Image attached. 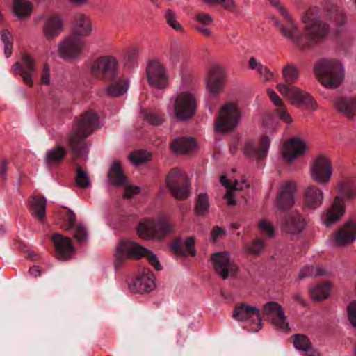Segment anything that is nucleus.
Wrapping results in <instances>:
<instances>
[{
  "mask_svg": "<svg viewBox=\"0 0 356 356\" xmlns=\"http://www.w3.org/2000/svg\"><path fill=\"white\" fill-rule=\"evenodd\" d=\"M208 4L218 3L225 10L234 13L236 10V5L234 0H203Z\"/></svg>",
  "mask_w": 356,
  "mask_h": 356,
  "instance_id": "obj_51",
  "label": "nucleus"
},
{
  "mask_svg": "<svg viewBox=\"0 0 356 356\" xmlns=\"http://www.w3.org/2000/svg\"><path fill=\"white\" fill-rule=\"evenodd\" d=\"M77 224L76 214L70 209L68 211V218L66 223L63 225V229L66 231H70L74 229Z\"/></svg>",
  "mask_w": 356,
  "mask_h": 356,
  "instance_id": "obj_56",
  "label": "nucleus"
},
{
  "mask_svg": "<svg viewBox=\"0 0 356 356\" xmlns=\"http://www.w3.org/2000/svg\"><path fill=\"white\" fill-rule=\"evenodd\" d=\"M277 112L278 118L281 120H282L283 122H284L285 123H287V124H290L292 122V119H291L290 115L289 114V113L287 112V111L286 110V108L284 104H283V106H280L277 107Z\"/></svg>",
  "mask_w": 356,
  "mask_h": 356,
  "instance_id": "obj_59",
  "label": "nucleus"
},
{
  "mask_svg": "<svg viewBox=\"0 0 356 356\" xmlns=\"http://www.w3.org/2000/svg\"><path fill=\"white\" fill-rule=\"evenodd\" d=\"M195 238L193 236L188 237L185 241V248L186 252V255L188 254L191 257H195L196 255V250L195 248Z\"/></svg>",
  "mask_w": 356,
  "mask_h": 356,
  "instance_id": "obj_57",
  "label": "nucleus"
},
{
  "mask_svg": "<svg viewBox=\"0 0 356 356\" xmlns=\"http://www.w3.org/2000/svg\"><path fill=\"white\" fill-rule=\"evenodd\" d=\"M314 72L321 84L327 88H337L343 79V67L337 60L322 59L314 65Z\"/></svg>",
  "mask_w": 356,
  "mask_h": 356,
  "instance_id": "obj_3",
  "label": "nucleus"
},
{
  "mask_svg": "<svg viewBox=\"0 0 356 356\" xmlns=\"http://www.w3.org/2000/svg\"><path fill=\"white\" fill-rule=\"evenodd\" d=\"M92 74L104 81H114L119 76V63L113 55L98 57L91 65Z\"/></svg>",
  "mask_w": 356,
  "mask_h": 356,
  "instance_id": "obj_6",
  "label": "nucleus"
},
{
  "mask_svg": "<svg viewBox=\"0 0 356 356\" xmlns=\"http://www.w3.org/2000/svg\"><path fill=\"white\" fill-rule=\"evenodd\" d=\"M99 118L95 111L88 110L74 120L72 131L68 136V145L74 156L79 157L86 148V139L98 128Z\"/></svg>",
  "mask_w": 356,
  "mask_h": 356,
  "instance_id": "obj_1",
  "label": "nucleus"
},
{
  "mask_svg": "<svg viewBox=\"0 0 356 356\" xmlns=\"http://www.w3.org/2000/svg\"><path fill=\"white\" fill-rule=\"evenodd\" d=\"M66 153L65 149L62 145L60 144L56 145L54 148L46 154L45 161L47 165L49 167L59 165L62 163Z\"/></svg>",
  "mask_w": 356,
  "mask_h": 356,
  "instance_id": "obj_37",
  "label": "nucleus"
},
{
  "mask_svg": "<svg viewBox=\"0 0 356 356\" xmlns=\"http://www.w3.org/2000/svg\"><path fill=\"white\" fill-rule=\"evenodd\" d=\"M305 33L302 34L301 50L312 49L321 43L328 35L329 24L318 19H310L307 13L302 17Z\"/></svg>",
  "mask_w": 356,
  "mask_h": 356,
  "instance_id": "obj_2",
  "label": "nucleus"
},
{
  "mask_svg": "<svg viewBox=\"0 0 356 356\" xmlns=\"http://www.w3.org/2000/svg\"><path fill=\"white\" fill-rule=\"evenodd\" d=\"M73 236L76 242L83 245L86 243L88 238V232L86 227L81 223H78L76 226L72 229Z\"/></svg>",
  "mask_w": 356,
  "mask_h": 356,
  "instance_id": "obj_48",
  "label": "nucleus"
},
{
  "mask_svg": "<svg viewBox=\"0 0 356 356\" xmlns=\"http://www.w3.org/2000/svg\"><path fill=\"white\" fill-rule=\"evenodd\" d=\"M225 72L223 67L219 65L211 67L206 79L207 90L209 94L216 95L220 93L225 87Z\"/></svg>",
  "mask_w": 356,
  "mask_h": 356,
  "instance_id": "obj_20",
  "label": "nucleus"
},
{
  "mask_svg": "<svg viewBox=\"0 0 356 356\" xmlns=\"http://www.w3.org/2000/svg\"><path fill=\"white\" fill-rule=\"evenodd\" d=\"M173 109L175 116L179 121H186L196 113V99L188 92H181L175 99Z\"/></svg>",
  "mask_w": 356,
  "mask_h": 356,
  "instance_id": "obj_9",
  "label": "nucleus"
},
{
  "mask_svg": "<svg viewBox=\"0 0 356 356\" xmlns=\"http://www.w3.org/2000/svg\"><path fill=\"white\" fill-rule=\"evenodd\" d=\"M232 317L238 321L257 322V328L254 332L262 328L261 313L259 309L246 302H239L236 305L233 311Z\"/></svg>",
  "mask_w": 356,
  "mask_h": 356,
  "instance_id": "obj_17",
  "label": "nucleus"
},
{
  "mask_svg": "<svg viewBox=\"0 0 356 356\" xmlns=\"http://www.w3.org/2000/svg\"><path fill=\"white\" fill-rule=\"evenodd\" d=\"M345 204L343 199L335 197L330 208L327 211L324 224L327 226L339 221L345 213Z\"/></svg>",
  "mask_w": 356,
  "mask_h": 356,
  "instance_id": "obj_30",
  "label": "nucleus"
},
{
  "mask_svg": "<svg viewBox=\"0 0 356 356\" xmlns=\"http://www.w3.org/2000/svg\"><path fill=\"white\" fill-rule=\"evenodd\" d=\"M145 120L152 125H160L164 121L161 115L154 113H148L145 115Z\"/></svg>",
  "mask_w": 356,
  "mask_h": 356,
  "instance_id": "obj_54",
  "label": "nucleus"
},
{
  "mask_svg": "<svg viewBox=\"0 0 356 356\" xmlns=\"http://www.w3.org/2000/svg\"><path fill=\"white\" fill-rule=\"evenodd\" d=\"M145 251V248L134 241H121L117 244L115 250V266L119 267L129 259L139 260Z\"/></svg>",
  "mask_w": 356,
  "mask_h": 356,
  "instance_id": "obj_10",
  "label": "nucleus"
},
{
  "mask_svg": "<svg viewBox=\"0 0 356 356\" xmlns=\"http://www.w3.org/2000/svg\"><path fill=\"white\" fill-rule=\"evenodd\" d=\"M259 227L261 232L266 234L269 237H273L275 230L273 225L268 220H263L259 223Z\"/></svg>",
  "mask_w": 356,
  "mask_h": 356,
  "instance_id": "obj_55",
  "label": "nucleus"
},
{
  "mask_svg": "<svg viewBox=\"0 0 356 356\" xmlns=\"http://www.w3.org/2000/svg\"><path fill=\"white\" fill-rule=\"evenodd\" d=\"M297 191V186L293 181H287L280 185V192L278 193L275 205L280 211H287L291 209L295 204L294 195Z\"/></svg>",
  "mask_w": 356,
  "mask_h": 356,
  "instance_id": "obj_18",
  "label": "nucleus"
},
{
  "mask_svg": "<svg viewBox=\"0 0 356 356\" xmlns=\"http://www.w3.org/2000/svg\"><path fill=\"white\" fill-rule=\"evenodd\" d=\"M196 19L197 22L204 25H209L213 22L212 17L209 14L204 13H200L197 14Z\"/></svg>",
  "mask_w": 356,
  "mask_h": 356,
  "instance_id": "obj_63",
  "label": "nucleus"
},
{
  "mask_svg": "<svg viewBox=\"0 0 356 356\" xmlns=\"http://www.w3.org/2000/svg\"><path fill=\"white\" fill-rule=\"evenodd\" d=\"M302 210L314 211L323 202V191L315 185L307 186L302 192Z\"/></svg>",
  "mask_w": 356,
  "mask_h": 356,
  "instance_id": "obj_22",
  "label": "nucleus"
},
{
  "mask_svg": "<svg viewBox=\"0 0 356 356\" xmlns=\"http://www.w3.org/2000/svg\"><path fill=\"white\" fill-rule=\"evenodd\" d=\"M356 239V222L348 220L333 235V241L337 246H346Z\"/></svg>",
  "mask_w": 356,
  "mask_h": 356,
  "instance_id": "obj_26",
  "label": "nucleus"
},
{
  "mask_svg": "<svg viewBox=\"0 0 356 356\" xmlns=\"http://www.w3.org/2000/svg\"><path fill=\"white\" fill-rule=\"evenodd\" d=\"M270 3V4L274 6L278 12L283 15H286L288 13L287 10L284 7V5H282L278 0H268Z\"/></svg>",
  "mask_w": 356,
  "mask_h": 356,
  "instance_id": "obj_64",
  "label": "nucleus"
},
{
  "mask_svg": "<svg viewBox=\"0 0 356 356\" xmlns=\"http://www.w3.org/2000/svg\"><path fill=\"white\" fill-rule=\"evenodd\" d=\"M63 22L58 15L48 17L43 27V32L47 39L51 40L58 35L63 30Z\"/></svg>",
  "mask_w": 356,
  "mask_h": 356,
  "instance_id": "obj_31",
  "label": "nucleus"
},
{
  "mask_svg": "<svg viewBox=\"0 0 356 356\" xmlns=\"http://www.w3.org/2000/svg\"><path fill=\"white\" fill-rule=\"evenodd\" d=\"M335 108L345 115L352 118L356 114V99L339 97L334 102Z\"/></svg>",
  "mask_w": 356,
  "mask_h": 356,
  "instance_id": "obj_33",
  "label": "nucleus"
},
{
  "mask_svg": "<svg viewBox=\"0 0 356 356\" xmlns=\"http://www.w3.org/2000/svg\"><path fill=\"white\" fill-rule=\"evenodd\" d=\"M241 119V113L236 104L229 102L220 108L215 129L222 134L232 131L238 127Z\"/></svg>",
  "mask_w": 356,
  "mask_h": 356,
  "instance_id": "obj_5",
  "label": "nucleus"
},
{
  "mask_svg": "<svg viewBox=\"0 0 356 356\" xmlns=\"http://www.w3.org/2000/svg\"><path fill=\"white\" fill-rule=\"evenodd\" d=\"M47 200L42 195H31L29 199V207L31 215L42 222L46 218Z\"/></svg>",
  "mask_w": 356,
  "mask_h": 356,
  "instance_id": "obj_29",
  "label": "nucleus"
},
{
  "mask_svg": "<svg viewBox=\"0 0 356 356\" xmlns=\"http://www.w3.org/2000/svg\"><path fill=\"white\" fill-rule=\"evenodd\" d=\"M329 16L331 19L336 22L339 25H343L346 22V16L342 10L334 6L329 10Z\"/></svg>",
  "mask_w": 356,
  "mask_h": 356,
  "instance_id": "obj_50",
  "label": "nucleus"
},
{
  "mask_svg": "<svg viewBox=\"0 0 356 356\" xmlns=\"http://www.w3.org/2000/svg\"><path fill=\"white\" fill-rule=\"evenodd\" d=\"M264 312L266 316L271 317V322L276 327L281 330L288 329L289 323L286 321L285 312L277 302L270 301L265 304Z\"/></svg>",
  "mask_w": 356,
  "mask_h": 356,
  "instance_id": "obj_25",
  "label": "nucleus"
},
{
  "mask_svg": "<svg viewBox=\"0 0 356 356\" xmlns=\"http://www.w3.org/2000/svg\"><path fill=\"white\" fill-rule=\"evenodd\" d=\"M51 241L59 260H69L75 252L72 240L67 236L56 233L51 236Z\"/></svg>",
  "mask_w": 356,
  "mask_h": 356,
  "instance_id": "obj_24",
  "label": "nucleus"
},
{
  "mask_svg": "<svg viewBox=\"0 0 356 356\" xmlns=\"http://www.w3.org/2000/svg\"><path fill=\"white\" fill-rule=\"evenodd\" d=\"M164 17L168 25L175 31L178 33L185 32L183 26L179 22L177 15L175 11L171 9L167 10L165 13Z\"/></svg>",
  "mask_w": 356,
  "mask_h": 356,
  "instance_id": "obj_43",
  "label": "nucleus"
},
{
  "mask_svg": "<svg viewBox=\"0 0 356 356\" xmlns=\"http://www.w3.org/2000/svg\"><path fill=\"white\" fill-rule=\"evenodd\" d=\"M85 46L86 42L83 39L72 35L60 43L58 53L65 60L73 59L81 55Z\"/></svg>",
  "mask_w": 356,
  "mask_h": 356,
  "instance_id": "obj_16",
  "label": "nucleus"
},
{
  "mask_svg": "<svg viewBox=\"0 0 356 356\" xmlns=\"http://www.w3.org/2000/svg\"><path fill=\"white\" fill-rule=\"evenodd\" d=\"M147 80L149 86L165 89L168 86V75L164 65L158 60H149L146 66Z\"/></svg>",
  "mask_w": 356,
  "mask_h": 356,
  "instance_id": "obj_13",
  "label": "nucleus"
},
{
  "mask_svg": "<svg viewBox=\"0 0 356 356\" xmlns=\"http://www.w3.org/2000/svg\"><path fill=\"white\" fill-rule=\"evenodd\" d=\"M75 183L80 188H87L91 184L88 172L80 166L76 168Z\"/></svg>",
  "mask_w": 356,
  "mask_h": 356,
  "instance_id": "obj_46",
  "label": "nucleus"
},
{
  "mask_svg": "<svg viewBox=\"0 0 356 356\" xmlns=\"http://www.w3.org/2000/svg\"><path fill=\"white\" fill-rule=\"evenodd\" d=\"M293 337V346L296 349L306 352L309 356H319V353L313 349L312 343L306 335L296 334Z\"/></svg>",
  "mask_w": 356,
  "mask_h": 356,
  "instance_id": "obj_35",
  "label": "nucleus"
},
{
  "mask_svg": "<svg viewBox=\"0 0 356 356\" xmlns=\"http://www.w3.org/2000/svg\"><path fill=\"white\" fill-rule=\"evenodd\" d=\"M248 66L251 70H257V73L265 81H271L277 76V75L270 71V70L266 65L258 62L254 57H250L248 60Z\"/></svg>",
  "mask_w": 356,
  "mask_h": 356,
  "instance_id": "obj_38",
  "label": "nucleus"
},
{
  "mask_svg": "<svg viewBox=\"0 0 356 356\" xmlns=\"http://www.w3.org/2000/svg\"><path fill=\"white\" fill-rule=\"evenodd\" d=\"M339 190L345 198L351 200L356 197V181L346 179L339 184Z\"/></svg>",
  "mask_w": 356,
  "mask_h": 356,
  "instance_id": "obj_41",
  "label": "nucleus"
},
{
  "mask_svg": "<svg viewBox=\"0 0 356 356\" xmlns=\"http://www.w3.org/2000/svg\"><path fill=\"white\" fill-rule=\"evenodd\" d=\"M305 225L306 222L302 216L298 212H295L286 217L282 228L286 233L298 234L302 232Z\"/></svg>",
  "mask_w": 356,
  "mask_h": 356,
  "instance_id": "obj_28",
  "label": "nucleus"
},
{
  "mask_svg": "<svg viewBox=\"0 0 356 356\" xmlns=\"http://www.w3.org/2000/svg\"><path fill=\"white\" fill-rule=\"evenodd\" d=\"M211 261L215 272L222 280H227L229 276H234L238 272V267L231 261L230 254L224 251L211 255Z\"/></svg>",
  "mask_w": 356,
  "mask_h": 356,
  "instance_id": "obj_14",
  "label": "nucleus"
},
{
  "mask_svg": "<svg viewBox=\"0 0 356 356\" xmlns=\"http://www.w3.org/2000/svg\"><path fill=\"white\" fill-rule=\"evenodd\" d=\"M209 208V202L207 194H200L195 206V213L198 216H204L208 212Z\"/></svg>",
  "mask_w": 356,
  "mask_h": 356,
  "instance_id": "obj_44",
  "label": "nucleus"
},
{
  "mask_svg": "<svg viewBox=\"0 0 356 356\" xmlns=\"http://www.w3.org/2000/svg\"><path fill=\"white\" fill-rule=\"evenodd\" d=\"M211 234L212 240L215 243L218 238H222L225 236L226 231L218 226H215L213 227Z\"/></svg>",
  "mask_w": 356,
  "mask_h": 356,
  "instance_id": "obj_61",
  "label": "nucleus"
},
{
  "mask_svg": "<svg viewBox=\"0 0 356 356\" xmlns=\"http://www.w3.org/2000/svg\"><path fill=\"white\" fill-rule=\"evenodd\" d=\"M146 257L149 263L155 268L156 270L159 271L161 270V266L159 261L157 259L156 255L153 253L151 250L146 248L145 252L143 253V257Z\"/></svg>",
  "mask_w": 356,
  "mask_h": 356,
  "instance_id": "obj_53",
  "label": "nucleus"
},
{
  "mask_svg": "<svg viewBox=\"0 0 356 356\" xmlns=\"http://www.w3.org/2000/svg\"><path fill=\"white\" fill-rule=\"evenodd\" d=\"M330 284L328 282L316 284L310 290V295L314 301L318 302L327 299L330 294Z\"/></svg>",
  "mask_w": 356,
  "mask_h": 356,
  "instance_id": "obj_39",
  "label": "nucleus"
},
{
  "mask_svg": "<svg viewBox=\"0 0 356 356\" xmlns=\"http://www.w3.org/2000/svg\"><path fill=\"white\" fill-rule=\"evenodd\" d=\"M348 314L350 322L356 327V301L351 302L348 305Z\"/></svg>",
  "mask_w": 356,
  "mask_h": 356,
  "instance_id": "obj_60",
  "label": "nucleus"
},
{
  "mask_svg": "<svg viewBox=\"0 0 356 356\" xmlns=\"http://www.w3.org/2000/svg\"><path fill=\"white\" fill-rule=\"evenodd\" d=\"M264 245V242L262 240L256 238L252 243H247L244 246L243 250L249 254L258 257L263 251Z\"/></svg>",
  "mask_w": 356,
  "mask_h": 356,
  "instance_id": "obj_45",
  "label": "nucleus"
},
{
  "mask_svg": "<svg viewBox=\"0 0 356 356\" xmlns=\"http://www.w3.org/2000/svg\"><path fill=\"white\" fill-rule=\"evenodd\" d=\"M165 182L172 196L176 200H184L190 195V182L181 170L171 169L166 175Z\"/></svg>",
  "mask_w": 356,
  "mask_h": 356,
  "instance_id": "obj_7",
  "label": "nucleus"
},
{
  "mask_svg": "<svg viewBox=\"0 0 356 356\" xmlns=\"http://www.w3.org/2000/svg\"><path fill=\"white\" fill-rule=\"evenodd\" d=\"M33 10L32 4L24 0H15L13 12L19 18L27 17L31 15Z\"/></svg>",
  "mask_w": 356,
  "mask_h": 356,
  "instance_id": "obj_40",
  "label": "nucleus"
},
{
  "mask_svg": "<svg viewBox=\"0 0 356 356\" xmlns=\"http://www.w3.org/2000/svg\"><path fill=\"white\" fill-rule=\"evenodd\" d=\"M307 149V144L305 140L291 138L284 142L282 147V154L287 163H292L296 159L302 156Z\"/></svg>",
  "mask_w": 356,
  "mask_h": 356,
  "instance_id": "obj_23",
  "label": "nucleus"
},
{
  "mask_svg": "<svg viewBox=\"0 0 356 356\" xmlns=\"http://www.w3.org/2000/svg\"><path fill=\"white\" fill-rule=\"evenodd\" d=\"M299 75V70L295 65L288 64L284 66L282 69L283 79L287 86H293V84L298 80Z\"/></svg>",
  "mask_w": 356,
  "mask_h": 356,
  "instance_id": "obj_42",
  "label": "nucleus"
},
{
  "mask_svg": "<svg viewBox=\"0 0 356 356\" xmlns=\"http://www.w3.org/2000/svg\"><path fill=\"white\" fill-rule=\"evenodd\" d=\"M110 82L111 83L105 89L106 95L109 97H120L125 93L128 90V81L122 77H119L118 76L116 80Z\"/></svg>",
  "mask_w": 356,
  "mask_h": 356,
  "instance_id": "obj_36",
  "label": "nucleus"
},
{
  "mask_svg": "<svg viewBox=\"0 0 356 356\" xmlns=\"http://www.w3.org/2000/svg\"><path fill=\"white\" fill-rule=\"evenodd\" d=\"M270 143V140L267 136H263L260 138L258 148L252 140H247L244 143L243 152L245 156L249 159L260 161L266 156Z\"/></svg>",
  "mask_w": 356,
  "mask_h": 356,
  "instance_id": "obj_19",
  "label": "nucleus"
},
{
  "mask_svg": "<svg viewBox=\"0 0 356 356\" xmlns=\"http://www.w3.org/2000/svg\"><path fill=\"white\" fill-rule=\"evenodd\" d=\"M277 89L293 105L304 106L306 108L312 110L317 108V103L310 94L296 86L278 83Z\"/></svg>",
  "mask_w": 356,
  "mask_h": 356,
  "instance_id": "obj_8",
  "label": "nucleus"
},
{
  "mask_svg": "<svg viewBox=\"0 0 356 356\" xmlns=\"http://www.w3.org/2000/svg\"><path fill=\"white\" fill-rule=\"evenodd\" d=\"M325 274V270L321 267L315 268L314 266H305L300 270L298 274V279L302 280L312 276H322Z\"/></svg>",
  "mask_w": 356,
  "mask_h": 356,
  "instance_id": "obj_47",
  "label": "nucleus"
},
{
  "mask_svg": "<svg viewBox=\"0 0 356 356\" xmlns=\"http://www.w3.org/2000/svg\"><path fill=\"white\" fill-rule=\"evenodd\" d=\"M129 290L134 293H148L155 287L153 273L149 269H144L134 277L127 280Z\"/></svg>",
  "mask_w": 356,
  "mask_h": 356,
  "instance_id": "obj_15",
  "label": "nucleus"
},
{
  "mask_svg": "<svg viewBox=\"0 0 356 356\" xmlns=\"http://www.w3.org/2000/svg\"><path fill=\"white\" fill-rule=\"evenodd\" d=\"M183 241L181 238H176L170 245V250L175 254L182 257H186V252L182 248Z\"/></svg>",
  "mask_w": 356,
  "mask_h": 356,
  "instance_id": "obj_52",
  "label": "nucleus"
},
{
  "mask_svg": "<svg viewBox=\"0 0 356 356\" xmlns=\"http://www.w3.org/2000/svg\"><path fill=\"white\" fill-rule=\"evenodd\" d=\"M309 172L314 181L323 185L328 184L332 175L331 160L325 154L318 155L312 161Z\"/></svg>",
  "mask_w": 356,
  "mask_h": 356,
  "instance_id": "obj_12",
  "label": "nucleus"
},
{
  "mask_svg": "<svg viewBox=\"0 0 356 356\" xmlns=\"http://www.w3.org/2000/svg\"><path fill=\"white\" fill-rule=\"evenodd\" d=\"M12 69L15 74H19L25 84L29 87H32L33 81L32 76L35 71V64L33 58L27 54L22 56V63L17 62L13 66Z\"/></svg>",
  "mask_w": 356,
  "mask_h": 356,
  "instance_id": "obj_21",
  "label": "nucleus"
},
{
  "mask_svg": "<svg viewBox=\"0 0 356 356\" xmlns=\"http://www.w3.org/2000/svg\"><path fill=\"white\" fill-rule=\"evenodd\" d=\"M152 154L143 150L132 152L129 158L134 165L144 163L151 159Z\"/></svg>",
  "mask_w": 356,
  "mask_h": 356,
  "instance_id": "obj_49",
  "label": "nucleus"
},
{
  "mask_svg": "<svg viewBox=\"0 0 356 356\" xmlns=\"http://www.w3.org/2000/svg\"><path fill=\"white\" fill-rule=\"evenodd\" d=\"M108 177L111 184L121 186L126 183L127 177L119 161H114L108 170Z\"/></svg>",
  "mask_w": 356,
  "mask_h": 356,
  "instance_id": "obj_34",
  "label": "nucleus"
},
{
  "mask_svg": "<svg viewBox=\"0 0 356 356\" xmlns=\"http://www.w3.org/2000/svg\"><path fill=\"white\" fill-rule=\"evenodd\" d=\"M282 17V22L273 17L272 20L274 24L277 27L280 34L286 38L293 47L301 50L302 34L300 33L298 26L289 13Z\"/></svg>",
  "mask_w": 356,
  "mask_h": 356,
  "instance_id": "obj_11",
  "label": "nucleus"
},
{
  "mask_svg": "<svg viewBox=\"0 0 356 356\" xmlns=\"http://www.w3.org/2000/svg\"><path fill=\"white\" fill-rule=\"evenodd\" d=\"M267 94L270 100L274 103V104L277 107L283 106L284 103L282 100L280 98L277 94L272 88H268L267 90Z\"/></svg>",
  "mask_w": 356,
  "mask_h": 356,
  "instance_id": "obj_62",
  "label": "nucleus"
},
{
  "mask_svg": "<svg viewBox=\"0 0 356 356\" xmlns=\"http://www.w3.org/2000/svg\"><path fill=\"white\" fill-rule=\"evenodd\" d=\"M136 229L140 238L162 240L174 232L175 225L165 217L156 220L145 219L139 222Z\"/></svg>",
  "mask_w": 356,
  "mask_h": 356,
  "instance_id": "obj_4",
  "label": "nucleus"
},
{
  "mask_svg": "<svg viewBox=\"0 0 356 356\" xmlns=\"http://www.w3.org/2000/svg\"><path fill=\"white\" fill-rule=\"evenodd\" d=\"M170 147L177 154H186L195 149V140L193 138H177L170 143Z\"/></svg>",
  "mask_w": 356,
  "mask_h": 356,
  "instance_id": "obj_32",
  "label": "nucleus"
},
{
  "mask_svg": "<svg viewBox=\"0 0 356 356\" xmlns=\"http://www.w3.org/2000/svg\"><path fill=\"white\" fill-rule=\"evenodd\" d=\"M92 24L89 16L79 12L74 14L72 22V31L76 36H88L92 31Z\"/></svg>",
  "mask_w": 356,
  "mask_h": 356,
  "instance_id": "obj_27",
  "label": "nucleus"
},
{
  "mask_svg": "<svg viewBox=\"0 0 356 356\" xmlns=\"http://www.w3.org/2000/svg\"><path fill=\"white\" fill-rule=\"evenodd\" d=\"M140 193V188L136 186L129 185L124 188V193L122 195L124 199H130L134 195Z\"/></svg>",
  "mask_w": 356,
  "mask_h": 356,
  "instance_id": "obj_58",
  "label": "nucleus"
}]
</instances>
